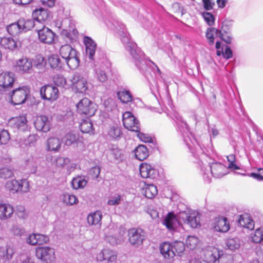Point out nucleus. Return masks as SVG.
Returning <instances> with one entry per match:
<instances>
[{
	"mask_svg": "<svg viewBox=\"0 0 263 263\" xmlns=\"http://www.w3.org/2000/svg\"><path fill=\"white\" fill-rule=\"evenodd\" d=\"M128 235L129 242L135 246L141 245L145 239V233L140 228H132L128 230Z\"/></svg>",
	"mask_w": 263,
	"mask_h": 263,
	"instance_id": "14",
	"label": "nucleus"
},
{
	"mask_svg": "<svg viewBox=\"0 0 263 263\" xmlns=\"http://www.w3.org/2000/svg\"><path fill=\"white\" fill-rule=\"evenodd\" d=\"M233 258L230 255L224 254L223 252L220 255L218 261V263H233Z\"/></svg>",
	"mask_w": 263,
	"mask_h": 263,
	"instance_id": "63",
	"label": "nucleus"
},
{
	"mask_svg": "<svg viewBox=\"0 0 263 263\" xmlns=\"http://www.w3.org/2000/svg\"><path fill=\"white\" fill-rule=\"evenodd\" d=\"M116 29L126 50L129 52L132 57L134 62L137 68L140 71L143 72L146 70L147 65H149L148 63H150L152 65V67L154 72H156V71L158 74L160 76L161 72L157 65L151 60L147 61L144 59L143 52L137 47L136 44L131 40L125 25L121 24L118 25Z\"/></svg>",
	"mask_w": 263,
	"mask_h": 263,
	"instance_id": "1",
	"label": "nucleus"
},
{
	"mask_svg": "<svg viewBox=\"0 0 263 263\" xmlns=\"http://www.w3.org/2000/svg\"><path fill=\"white\" fill-rule=\"evenodd\" d=\"M221 34L219 35V37L222 41H223L227 44H231L233 37L230 31H220Z\"/></svg>",
	"mask_w": 263,
	"mask_h": 263,
	"instance_id": "57",
	"label": "nucleus"
},
{
	"mask_svg": "<svg viewBox=\"0 0 263 263\" xmlns=\"http://www.w3.org/2000/svg\"><path fill=\"white\" fill-rule=\"evenodd\" d=\"M10 139V135L6 130H0V145L7 144Z\"/></svg>",
	"mask_w": 263,
	"mask_h": 263,
	"instance_id": "54",
	"label": "nucleus"
},
{
	"mask_svg": "<svg viewBox=\"0 0 263 263\" xmlns=\"http://www.w3.org/2000/svg\"><path fill=\"white\" fill-rule=\"evenodd\" d=\"M101 58H97V60L92 62L94 66V77L100 82H105L107 79L105 69L110 67V63L106 57L104 53H101Z\"/></svg>",
	"mask_w": 263,
	"mask_h": 263,
	"instance_id": "4",
	"label": "nucleus"
},
{
	"mask_svg": "<svg viewBox=\"0 0 263 263\" xmlns=\"http://www.w3.org/2000/svg\"><path fill=\"white\" fill-rule=\"evenodd\" d=\"M32 16L34 20L40 24L42 21L48 20L50 17L49 11L45 9L41 8L33 11Z\"/></svg>",
	"mask_w": 263,
	"mask_h": 263,
	"instance_id": "27",
	"label": "nucleus"
},
{
	"mask_svg": "<svg viewBox=\"0 0 263 263\" xmlns=\"http://www.w3.org/2000/svg\"><path fill=\"white\" fill-rule=\"evenodd\" d=\"M5 187L12 194L17 192L27 193L29 191L30 185L27 179H24L20 180L13 179L6 183Z\"/></svg>",
	"mask_w": 263,
	"mask_h": 263,
	"instance_id": "8",
	"label": "nucleus"
},
{
	"mask_svg": "<svg viewBox=\"0 0 263 263\" xmlns=\"http://www.w3.org/2000/svg\"><path fill=\"white\" fill-rule=\"evenodd\" d=\"M35 253L37 258L46 263H52L55 259L54 249L52 248L47 246L38 247Z\"/></svg>",
	"mask_w": 263,
	"mask_h": 263,
	"instance_id": "11",
	"label": "nucleus"
},
{
	"mask_svg": "<svg viewBox=\"0 0 263 263\" xmlns=\"http://www.w3.org/2000/svg\"><path fill=\"white\" fill-rule=\"evenodd\" d=\"M83 42L85 46L86 55L92 62L97 60V58L99 57L101 58V53L104 52L103 51H98L96 55L97 44L91 38L87 36H85L83 38Z\"/></svg>",
	"mask_w": 263,
	"mask_h": 263,
	"instance_id": "12",
	"label": "nucleus"
},
{
	"mask_svg": "<svg viewBox=\"0 0 263 263\" xmlns=\"http://www.w3.org/2000/svg\"><path fill=\"white\" fill-rule=\"evenodd\" d=\"M227 159L229 164L228 168L230 170H239L240 167L236 163L235 156L231 154L227 156Z\"/></svg>",
	"mask_w": 263,
	"mask_h": 263,
	"instance_id": "52",
	"label": "nucleus"
},
{
	"mask_svg": "<svg viewBox=\"0 0 263 263\" xmlns=\"http://www.w3.org/2000/svg\"><path fill=\"white\" fill-rule=\"evenodd\" d=\"M50 123L46 116H40L37 117L34 121V126L39 131L46 133L50 129Z\"/></svg>",
	"mask_w": 263,
	"mask_h": 263,
	"instance_id": "23",
	"label": "nucleus"
},
{
	"mask_svg": "<svg viewBox=\"0 0 263 263\" xmlns=\"http://www.w3.org/2000/svg\"><path fill=\"white\" fill-rule=\"evenodd\" d=\"M118 98L121 101L124 103H127L132 100V95L129 91L124 90L117 93Z\"/></svg>",
	"mask_w": 263,
	"mask_h": 263,
	"instance_id": "46",
	"label": "nucleus"
},
{
	"mask_svg": "<svg viewBox=\"0 0 263 263\" xmlns=\"http://www.w3.org/2000/svg\"><path fill=\"white\" fill-rule=\"evenodd\" d=\"M87 183V181L84 177L82 176H77L74 178L71 181V185L74 189H83Z\"/></svg>",
	"mask_w": 263,
	"mask_h": 263,
	"instance_id": "39",
	"label": "nucleus"
},
{
	"mask_svg": "<svg viewBox=\"0 0 263 263\" xmlns=\"http://www.w3.org/2000/svg\"><path fill=\"white\" fill-rule=\"evenodd\" d=\"M202 16L208 25L212 26L214 24L215 17L211 13L204 12L202 13Z\"/></svg>",
	"mask_w": 263,
	"mask_h": 263,
	"instance_id": "58",
	"label": "nucleus"
},
{
	"mask_svg": "<svg viewBox=\"0 0 263 263\" xmlns=\"http://www.w3.org/2000/svg\"><path fill=\"white\" fill-rule=\"evenodd\" d=\"M0 45L5 49L13 50L17 47L16 42L11 37H4L1 39Z\"/></svg>",
	"mask_w": 263,
	"mask_h": 263,
	"instance_id": "38",
	"label": "nucleus"
},
{
	"mask_svg": "<svg viewBox=\"0 0 263 263\" xmlns=\"http://www.w3.org/2000/svg\"><path fill=\"white\" fill-rule=\"evenodd\" d=\"M121 134V130L117 125H114L110 126L108 130L109 135L113 138L119 137Z\"/></svg>",
	"mask_w": 263,
	"mask_h": 263,
	"instance_id": "50",
	"label": "nucleus"
},
{
	"mask_svg": "<svg viewBox=\"0 0 263 263\" xmlns=\"http://www.w3.org/2000/svg\"><path fill=\"white\" fill-rule=\"evenodd\" d=\"M214 229L215 231L226 233L230 229V224L226 217H218L215 218L214 223Z\"/></svg>",
	"mask_w": 263,
	"mask_h": 263,
	"instance_id": "26",
	"label": "nucleus"
},
{
	"mask_svg": "<svg viewBox=\"0 0 263 263\" xmlns=\"http://www.w3.org/2000/svg\"><path fill=\"white\" fill-rule=\"evenodd\" d=\"M141 193L146 198L153 199L158 193L157 187L153 184H145L142 189Z\"/></svg>",
	"mask_w": 263,
	"mask_h": 263,
	"instance_id": "32",
	"label": "nucleus"
},
{
	"mask_svg": "<svg viewBox=\"0 0 263 263\" xmlns=\"http://www.w3.org/2000/svg\"><path fill=\"white\" fill-rule=\"evenodd\" d=\"M78 112L88 116H92L97 110L96 104L89 99L84 98L81 99L77 105Z\"/></svg>",
	"mask_w": 263,
	"mask_h": 263,
	"instance_id": "10",
	"label": "nucleus"
},
{
	"mask_svg": "<svg viewBox=\"0 0 263 263\" xmlns=\"http://www.w3.org/2000/svg\"><path fill=\"white\" fill-rule=\"evenodd\" d=\"M16 214L19 218L25 219L28 217V214L23 205H19L16 206Z\"/></svg>",
	"mask_w": 263,
	"mask_h": 263,
	"instance_id": "55",
	"label": "nucleus"
},
{
	"mask_svg": "<svg viewBox=\"0 0 263 263\" xmlns=\"http://www.w3.org/2000/svg\"><path fill=\"white\" fill-rule=\"evenodd\" d=\"M221 34L220 30L215 28H208L206 31L205 36L208 43L213 45L214 44L215 40L219 37Z\"/></svg>",
	"mask_w": 263,
	"mask_h": 263,
	"instance_id": "35",
	"label": "nucleus"
},
{
	"mask_svg": "<svg viewBox=\"0 0 263 263\" xmlns=\"http://www.w3.org/2000/svg\"><path fill=\"white\" fill-rule=\"evenodd\" d=\"M161 253L166 259L171 261L176 255L181 256L185 250V246L182 241H175L173 243L163 242L160 247Z\"/></svg>",
	"mask_w": 263,
	"mask_h": 263,
	"instance_id": "2",
	"label": "nucleus"
},
{
	"mask_svg": "<svg viewBox=\"0 0 263 263\" xmlns=\"http://www.w3.org/2000/svg\"><path fill=\"white\" fill-rule=\"evenodd\" d=\"M238 222L240 226L252 230L254 228V222L250 216L247 214L240 215Z\"/></svg>",
	"mask_w": 263,
	"mask_h": 263,
	"instance_id": "34",
	"label": "nucleus"
},
{
	"mask_svg": "<svg viewBox=\"0 0 263 263\" xmlns=\"http://www.w3.org/2000/svg\"><path fill=\"white\" fill-rule=\"evenodd\" d=\"M48 63L52 69H59L62 67V62L58 55L50 56L48 58Z\"/></svg>",
	"mask_w": 263,
	"mask_h": 263,
	"instance_id": "45",
	"label": "nucleus"
},
{
	"mask_svg": "<svg viewBox=\"0 0 263 263\" xmlns=\"http://www.w3.org/2000/svg\"><path fill=\"white\" fill-rule=\"evenodd\" d=\"M62 142L67 146H70L73 144H78L82 142V138L79 136V133L74 131H70L66 133L62 139Z\"/></svg>",
	"mask_w": 263,
	"mask_h": 263,
	"instance_id": "24",
	"label": "nucleus"
},
{
	"mask_svg": "<svg viewBox=\"0 0 263 263\" xmlns=\"http://www.w3.org/2000/svg\"><path fill=\"white\" fill-rule=\"evenodd\" d=\"M61 147V143L58 138L51 137L46 141V150L47 151L58 152Z\"/></svg>",
	"mask_w": 263,
	"mask_h": 263,
	"instance_id": "30",
	"label": "nucleus"
},
{
	"mask_svg": "<svg viewBox=\"0 0 263 263\" xmlns=\"http://www.w3.org/2000/svg\"><path fill=\"white\" fill-rule=\"evenodd\" d=\"M70 162V159L68 157H59L55 160V164L58 167H64Z\"/></svg>",
	"mask_w": 263,
	"mask_h": 263,
	"instance_id": "56",
	"label": "nucleus"
},
{
	"mask_svg": "<svg viewBox=\"0 0 263 263\" xmlns=\"http://www.w3.org/2000/svg\"><path fill=\"white\" fill-rule=\"evenodd\" d=\"M63 202L67 205H72L78 202V199L74 195L65 194L63 195Z\"/></svg>",
	"mask_w": 263,
	"mask_h": 263,
	"instance_id": "48",
	"label": "nucleus"
},
{
	"mask_svg": "<svg viewBox=\"0 0 263 263\" xmlns=\"http://www.w3.org/2000/svg\"><path fill=\"white\" fill-rule=\"evenodd\" d=\"M226 244L228 249L234 251L240 248V240L238 238H229L226 240Z\"/></svg>",
	"mask_w": 263,
	"mask_h": 263,
	"instance_id": "43",
	"label": "nucleus"
},
{
	"mask_svg": "<svg viewBox=\"0 0 263 263\" xmlns=\"http://www.w3.org/2000/svg\"><path fill=\"white\" fill-rule=\"evenodd\" d=\"M10 231L11 233L16 236H21L24 233V230L17 224H13Z\"/></svg>",
	"mask_w": 263,
	"mask_h": 263,
	"instance_id": "62",
	"label": "nucleus"
},
{
	"mask_svg": "<svg viewBox=\"0 0 263 263\" xmlns=\"http://www.w3.org/2000/svg\"><path fill=\"white\" fill-rule=\"evenodd\" d=\"M30 94V89L23 86L14 89L10 93L11 103L14 105H20L25 102Z\"/></svg>",
	"mask_w": 263,
	"mask_h": 263,
	"instance_id": "9",
	"label": "nucleus"
},
{
	"mask_svg": "<svg viewBox=\"0 0 263 263\" xmlns=\"http://www.w3.org/2000/svg\"><path fill=\"white\" fill-rule=\"evenodd\" d=\"M251 240L254 243H260L263 241V228H257L250 234Z\"/></svg>",
	"mask_w": 263,
	"mask_h": 263,
	"instance_id": "40",
	"label": "nucleus"
},
{
	"mask_svg": "<svg viewBox=\"0 0 263 263\" xmlns=\"http://www.w3.org/2000/svg\"><path fill=\"white\" fill-rule=\"evenodd\" d=\"M71 88L76 93L87 95L91 91L92 85L84 76L76 73L71 80Z\"/></svg>",
	"mask_w": 263,
	"mask_h": 263,
	"instance_id": "6",
	"label": "nucleus"
},
{
	"mask_svg": "<svg viewBox=\"0 0 263 263\" xmlns=\"http://www.w3.org/2000/svg\"><path fill=\"white\" fill-rule=\"evenodd\" d=\"M110 155L117 161H121L124 159L122 151L118 148H112L110 151Z\"/></svg>",
	"mask_w": 263,
	"mask_h": 263,
	"instance_id": "51",
	"label": "nucleus"
},
{
	"mask_svg": "<svg viewBox=\"0 0 263 263\" xmlns=\"http://www.w3.org/2000/svg\"><path fill=\"white\" fill-rule=\"evenodd\" d=\"M141 176L143 178H155L158 172L154 166L147 163H142L139 166Z\"/></svg>",
	"mask_w": 263,
	"mask_h": 263,
	"instance_id": "19",
	"label": "nucleus"
},
{
	"mask_svg": "<svg viewBox=\"0 0 263 263\" xmlns=\"http://www.w3.org/2000/svg\"><path fill=\"white\" fill-rule=\"evenodd\" d=\"M15 80V74L13 72H4L0 74V86L4 89L12 88Z\"/></svg>",
	"mask_w": 263,
	"mask_h": 263,
	"instance_id": "21",
	"label": "nucleus"
},
{
	"mask_svg": "<svg viewBox=\"0 0 263 263\" xmlns=\"http://www.w3.org/2000/svg\"><path fill=\"white\" fill-rule=\"evenodd\" d=\"M178 217L181 220V223L189 224L192 228H197L200 226V214L195 211L187 209L186 211L180 212Z\"/></svg>",
	"mask_w": 263,
	"mask_h": 263,
	"instance_id": "7",
	"label": "nucleus"
},
{
	"mask_svg": "<svg viewBox=\"0 0 263 263\" xmlns=\"http://www.w3.org/2000/svg\"><path fill=\"white\" fill-rule=\"evenodd\" d=\"M3 254V258H2L3 262H4L6 260L11 259L14 253L13 249L10 247H8L5 251L1 252Z\"/></svg>",
	"mask_w": 263,
	"mask_h": 263,
	"instance_id": "53",
	"label": "nucleus"
},
{
	"mask_svg": "<svg viewBox=\"0 0 263 263\" xmlns=\"http://www.w3.org/2000/svg\"><path fill=\"white\" fill-rule=\"evenodd\" d=\"M14 209L13 206L8 203L0 202V220H7L11 219L13 215Z\"/></svg>",
	"mask_w": 263,
	"mask_h": 263,
	"instance_id": "22",
	"label": "nucleus"
},
{
	"mask_svg": "<svg viewBox=\"0 0 263 263\" xmlns=\"http://www.w3.org/2000/svg\"><path fill=\"white\" fill-rule=\"evenodd\" d=\"M18 21L22 32L30 30L33 27L37 25L34 19L25 20V18H22L18 20Z\"/></svg>",
	"mask_w": 263,
	"mask_h": 263,
	"instance_id": "37",
	"label": "nucleus"
},
{
	"mask_svg": "<svg viewBox=\"0 0 263 263\" xmlns=\"http://www.w3.org/2000/svg\"><path fill=\"white\" fill-rule=\"evenodd\" d=\"M136 158L140 161L146 159L148 155L149 152L147 147L143 145H139L134 151Z\"/></svg>",
	"mask_w": 263,
	"mask_h": 263,
	"instance_id": "33",
	"label": "nucleus"
},
{
	"mask_svg": "<svg viewBox=\"0 0 263 263\" xmlns=\"http://www.w3.org/2000/svg\"><path fill=\"white\" fill-rule=\"evenodd\" d=\"M122 121L124 127L128 130L137 132L140 129L139 121L130 112L126 111L123 114Z\"/></svg>",
	"mask_w": 263,
	"mask_h": 263,
	"instance_id": "13",
	"label": "nucleus"
},
{
	"mask_svg": "<svg viewBox=\"0 0 263 263\" xmlns=\"http://www.w3.org/2000/svg\"><path fill=\"white\" fill-rule=\"evenodd\" d=\"M162 223L168 230L172 231L175 230L178 224L181 223V220L178 217L177 219L173 213L170 212L165 217Z\"/></svg>",
	"mask_w": 263,
	"mask_h": 263,
	"instance_id": "25",
	"label": "nucleus"
},
{
	"mask_svg": "<svg viewBox=\"0 0 263 263\" xmlns=\"http://www.w3.org/2000/svg\"><path fill=\"white\" fill-rule=\"evenodd\" d=\"M185 243L188 248L193 250L199 246L200 241L197 237L191 235L187 236L185 240Z\"/></svg>",
	"mask_w": 263,
	"mask_h": 263,
	"instance_id": "41",
	"label": "nucleus"
},
{
	"mask_svg": "<svg viewBox=\"0 0 263 263\" xmlns=\"http://www.w3.org/2000/svg\"><path fill=\"white\" fill-rule=\"evenodd\" d=\"M40 95L42 99L54 101L59 96V90L54 86L46 85L41 87Z\"/></svg>",
	"mask_w": 263,
	"mask_h": 263,
	"instance_id": "16",
	"label": "nucleus"
},
{
	"mask_svg": "<svg viewBox=\"0 0 263 263\" xmlns=\"http://www.w3.org/2000/svg\"><path fill=\"white\" fill-rule=\"evenodd\" d=\"M80 130L83 133L93 134V128L92 122L89 119L83 120L80 125Z\"/></svg>",
	"mask_w": 263,
	"mask_h": 263,
	"instance_id": "42",
	"label": "nucleus"
},
{
	"mask_svg": "<svg viewBox=\"0 0 263 263\" xmlns=\"http://www.w3.org/2000/svg\"><path fill=\"white\" fill-rule=\"evenodd\" d=\"M26 168L30 173H35L37 170L36 158L32 156L29 157L26 160Z\"/></svg>",
	"mask_w": 263,
	"mask_h": 263,
	"instance_id": "44",
	"label": "nucleus"
},
{
	"mask_svg": "<svg viewBox=\"0 0 263 263\" xmlns=\"http://www.w3.org/2000/svg\"><path fill=\"white\" fill-rule=\"evenodd\" d=\"M233 24L232 20L226 19L222 23L221 28L220 31H229L230 28L232 27Z\"/></svg>",
	"mask_w": 263,
	"mask_h": 263,
	"instance_id": "64",
	"label": "nucleus"
},
{
	"mask_svg": "<svg viewBox=\"0 0 263 263\" xmlns=\"http://www.w3.org/2000/svg\"><path fill=\"white\" fill-rule=\"evenodd\" d=\"M228 168L224 165L219 162L213 163L207 167L204 166V164L201 166L203 178L206 183L211 182L212 176L216 178H220L226 175L228 173Z\"/></svg>",
	"mask_w": 263,
	"mask_h": 263,
	"instance_id": "3",
	"label": "nucleus"
},
{
	"mask_svg": "<svg viewBox=\"0 0 263 263\" xmlns=\"http://www.w3.org/2000/svg\"><path fill=\"white\" fill-rule=\"evenodd\" d=\"M13 175L12 171L8 167L0 168V178L7 179L11 177Z\"/></svg>",
	"mask_w": 263,
	"mask_h": 263,
	"instance_id": "60",
	"label": "nucleus"
},
{
	"mask_svg": "<svg viewBox=\"0 0 263 263\" xmlns=\"http://www.w3.org/2000/svg\"><path fill=\"white\" fill-rule=\"evenodd\" d=\"M7 30L10 34L13 36L17 35L22 32L18 21L9 25L7 26Z\"/></svg>",
	"mask_w": 263,
	"mask_h": 263,
	"instance_id": "47",
	"label": "nucleus"
},
{
	"mask_svg": "<svg viewBox=\"0 0 263 263\" xmlns=\"http://www.w3.org/2000/svg\"><path fill=\"white\" fill-rule=\"evenodd\" d=\"M102 218V212L100 211H96L90 213L87 217V222L90 225H101Z\"/></svg>",
	"mask_w": 263,
	"mask_h": 263,
	"instance_id": "31",
	"label": "nucleus"
},
{
	"mask_svg": "<svg viewBox=\"0 0 263 263\" xmlns=\"http://www.w3.org/2000/svg\"><path fill=\"white\" fill-rule=\"evenodd\" d=\"M170 117L182 130H189L188 125L178 112L174 111Z\"/></svg>",
	"mask_w": 263,
	"mask_h": 263,
	"instance_id": "36",
	"label": "nucleus"
},
{
	"mask_svg": "<svg viewBox=\"0 0 263 263\" xmlns=\"http://www.w3.org/2000/svg\"><path fill=\"white\" fill-rule=\"evenodd\" d=\"M15 69L21 73H30L32 70V62L31 59L23 58L17 61Z\"/></svg>",
	"mask_w": 263,
	"mask_h": 263,
	"instance_id": "20",
	"label": "nucleus"
},
{
	"mask_svg": "<svg viewBox=\"0 0 263 263\" xmlns=\"http://www.w3.org/2000/svg\"><path fill=\"white\" fill-rule=\"evenodd\" d=\"M60 53L70 69H75L78 67L80 60L77 56V51L70 45L65 44L62 46L60 49Z\"/></svg>",
	"mask_w": 263,
	"mask_h": 263,
	"instance_id": "5",
	"label": "nucleus"
},
{
	"mask_svg": "<svg viewBox=\"0 0 263 263\" xmlns=\"http://www.w3.org/2000/svg\"><path fill=\"white\" fill-rule=\"evenodd\" d=\"M53 82L55 85L58 86L67 88L68 85L67 84L65 78L62 75H56L53 78Z\"/></svg>",
	"mask_w": 263,
	"mask_h": 263,
	"instance_id": "49",
	"label": "nucleus"
},
{
	"mask_svg": "<svg viewBox=\"0 0 263 263\" xmlns=\"http://www.w3.org/2000/svg\"><path fill=\"white\" fill-rule=\"evenodd\" d=\"M222 252V250L216 247H208L204 251L203 260L206 263H216Z\"/></svg>",
	"mask_w": 263,
	"mask_h": 263,
	"instance_id": "15",
	"label": "nucleus"
},
{
	"mask_svg": "<svg viewBox=\"0 0 263 263\" xmlns=\"http://www.w3.org/2000/svg\"><path fill=\"white\" fill-rule=\"evenodd\" d=\"M69 23V26L65 29H63L61 31V34L65 37L67 41L73 42L77 39L78 31L76 29L74 24L70 22L69 20H65L63 21V23Z\"/></svg>",
	"mask_w": 263,
	"mask_h": 263,
	"instance_id": "18",
	"label": "nucleus"
},
{
	"mask_svg": "<svg viewBox=\"0 0 263 263\" xmlns=\"http://www.w3.org/2000/svg\"><path fill=\"white\" fill-rule=\"evenodd\" d=\"M121 201V196L119 194H116L109 197L107 203L110 205H116L120 204Z\"/></svg>",
	"mask_w": 263,
	"mask_h": 263,
	"instance_id": "59",
	"label": "nucleus"
},
{
	"mask_svg": "<svg viewBox=\"0 0 263 263\" xmlns=\"http://www.w3.org/2000/svg\"><path fill=\"white\" fill-rule=\"evenodd\" d=\"M136 133H137V137L141 141L145 143L153 142L152 137L148 134L140 132V130Z\"/></svg>",
	"mask_w": 263,
	"mask_h": 263,
	"instance_id": "61",
	"label": "nucleus"
},
{
	"mask_svg": "<svg viewBox=\"0 0 263 263\" xmlns=\"http://www.w3.org/2000/svg\"><path fill=\"white\" fill-rule=\"evenodd\" d=\"M98 261H107L112 262L116 259V256L114 252L108 249H104L97 255Z\"/></svg>",
	"mask_w": 263,
	"mask_h": 263,
	"instance_id": "29",
	"label": "nucleus"
},
{
	"mask_svg": "<svg viewBox=\"0 0 263 263\" xmlns=\"http://www.w3.org/2000/svg\"><path fill=\"white\" fill-rule=\"evenodd\" d=\"M39 40L45 44H51L53 43L54 39V33L49 28L43 26L39 29L36 27Z\"/></svg>",
	"mask_w": 263,
	"mask_h": 263,
	"instance_id": "17",
	"label": "nucleus"
},
{
	"mask_svg": "<svg viewBox=\"0 0 263 263\" xmlns=\"http://www.w3.org/2000/svg\"><path fill=\"white\" fill-rule=\"evenodd\" d=\"M27 119L24 116L12 118L9 120V124L13 127L20 130H24L27 127Z\"/></svg>",
	"mask_w": 263,
	"mask_h": 263,
	"instance_id": "28",
	"label": "nucleus"
}]
</instances>
